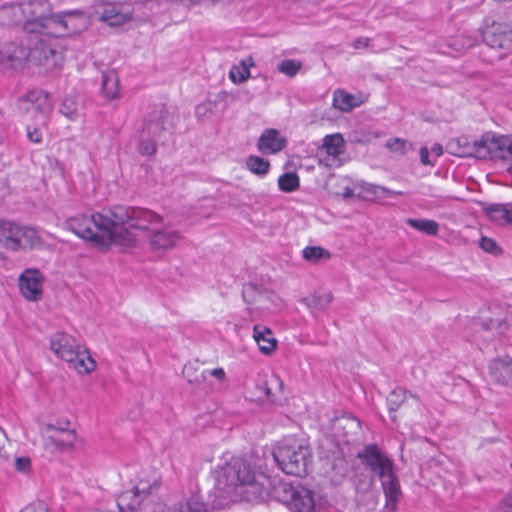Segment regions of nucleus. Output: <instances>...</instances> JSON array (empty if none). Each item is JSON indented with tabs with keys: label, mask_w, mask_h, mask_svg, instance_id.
Instances as JSON below:
<instances>
[{
	"label": "nucleus",
	"mask_w": 512,
	"mask_h": 512,
	"mask_svg": "<svg viewBox=\"0 0 512 512\" xmlns=\"http://www.w3.org/2000/svg\"><path fill=\"white\" fill-rule=\"evenodd\" d=\"M15 17H23V29L32 34L28 48L10 44L5 48L7 61L12 65L27 60L52 70L61 65L62 54L52 43L51 37H62L78 33L88 26V18L81 10L49 13V5L41 0H31L12 7Z\"/></svg>",
	"instance_id": "nucleus-1"
},
{
	"label": "nucleus",
	"mask_w": 512,
	"mask_h": 512,
	"mask_svg": "<svg viewBox=\"0 0 512 512\" xmlns=\"http://www.w3.org/2000/svg\"><path fill=\"white\" fill-rule=\"evenodd\" d=\"M128 218L124 206H115L102 212H89L70 217L66 226L77 236L104 248L119 246L129 248L135 245L134 231L125 227Z\"/></svg>",
	"instance_id": "nucleus-2"
},
{
	"label": "nucleus",
	"mask_w": 512,
	"mask_h": 512,
	"mask_svg": "<svg viewBox=\"0 0 512 512\" xmlns=\"http://www.w3.org/2000/svg\"><path fill=\"white\" fill-rule=\"evenodd\" d=\"M268 478L256 475L250 464L241 459H231L217 477V488L233 500L258 502L267 494Z\"/></svg>",
	"instance_id": "nucleus-3"
},
{
	"label": "nucleus",
	"mask_w": 512,
	"mask_h": 512,
	"mask_svg": "<svg viewBox=\"0 0 512 512\" xmlns=\"http://www.w3.org/2000/svg\"><path fill=\"white\" fill-rule=\"evenodd\" d=\"M128 218L125 227L134 231L136 240L138 232L145 233L148 237L150 249L155 253H164L177 247L182 239L179 231L164 224L161 215L144 208L126 207Z\"/></svg>",
	"instance_id": "nucleus-4"
},
{
	"label": "nucleus",
	"mask_w": 512,
	"mask_h": 512,
	"mask_svg": "<svg viewBox=\"0 0 512 512\" xmlns=\"http://www.w3.org/2000/svg\"><path fill=\"white\" fill-rule=\"evenodd\" d=\"M508 137L488 132L480 139L458 137L448 144V150L459 157H475L478 159L499 158L504 160L509 148Z\"/></svg>",
	"instance_id": "nucleus-5"
},
{
	"label": "nucleus",
	"mask_w": 512,
	"mask_h": 512,
	"mask_svg": "<svg viewBox=\"0 0 512 512\" xmlns=\"http://www.w3.org/2000/svg\"><path fill=\"white\" fill-rule=\"evenodd\" d=\"M273 457L284 473L300 477L307 473L312 453L306 440L288 437L277 444Z\"/></svg>",
	"instance_id": "nucleus-6"
},
{
	"label": "nucleus",
	"mask_w": 512,
	"mask_h": 512,
	"mask_svg": "<svg viewBox=\"0 0 512 512\" xmlns=\"http://www.w3.org/2000/svg\"><path fill=\"white\" fill-rule=\"evenodd\" d=\"M50 349L79 374H88L96 367V362L88 351H81L76 339L66 333H54L50 339Z\"/></svg>",
	"instance_id": "nucleus-7"
},
{
	"label": "nucleus",
	"mask_w": 512,
	"mask_h": 512,
	"mask_svg": "<svg viewBox=\"0 0 512 512\" xmlns=\"http://www.w3.org/2000/svg\"><path fill=\"white\" fill-rule=\"evenodd\" d=\"M41 244L38 231L12 221H0V245L8 250L19 251L35 248Z\"/></svg>",
	"instance_id": "nucleus-8"
},
{
	"label": "nucleus",
	"mask_w": 512,
	"mask_h": 512,
	"mask_svg": "<svg viewBox=\"0 0 512 512\" xmlns=\"http://www.w3.org/2000/svg\"><path fill=\"white\" fill-rule=\"evenodd\" d=\"M273 495L292 512H316L314 492L306 487L279 482L273 487Z\"/></svg>",
	"instance_id": "nucleus-9"
},
{
	"label": "nucleus",
	"mask_w": 512,
	"mask_h": 512,
	"mask_svg": "<svg viewBox=\"0 0 512 512\" xmlns=\"http://www.w3.org/2000/svg\"><path fill=\"white\" fill-rule=\"evenodd\" d=\"M358 458L381 480L395 473L392 460L375 444L366 445L358 453Z\"/></svg>",
	"instance_id": "nucleus-10"
},
{
	"label": "nucleus",
	"mask_w": 512,
	"mask_h": 512,
	"mask_svg": "<svg viewBox=\"0 0 512 512\" xmlns=\"http://www.w3.org/2000/svg\"><path fill=\"white\" fill-rule=\"evenodd\" d=\"M345 151V140L340 133L326 135L322 146L318 149L317 157L319 164L325 167H340L342 161L340 155Z\"/></svg>",
	"instance_id": "nucleus-11"
},
{
	"label": "nucleus",
	"mask_w": 512,
	"mask_h": 512,
	"mask_svg": "<svg viewBox=\"0 0 512 512\" xmlns=\"http://www.w3.org/2000/svg\"><path fill=\"white\" fill-rule=\"evenodd\" d=\"M45 447L52 452H62L72 449L76 439L74 429L49 424L46 427Z\"/></svg>",
	"instance_id": "nucleus-12"
},
{
	"label": "nucleus",
	"mask_w": 512,
	"mask_h": 512,
	"mask_svg": "<svg viewBox=\"0 0 512 512\" xmlns=\"http://www.w3.org/2000/svg\"><path fill=\"white\" fill-rule=\"evenodd\" d=\"M512 315L500 306H495L489 316L483 317L480 325L494 336L504 335L510 327Z\"/></svg>",
	"instance_id": "nucleus-13"
},
{
	"label": "nucleus",
	"mask_w": 512,
	"mask_h": 512,
	"mask_svg": "<svg viewBox=\"0 0 512 512\" xmlns=\"http://www.w3.org/2000/svg\"><path fill=\"white\" fill-rule=\"evenodd\" d=\"M43 276L37 269H26L19 277L22 295L29 301H37L42 296Z\"/></svg>",
	"instance_id": "nucleus-14"
},
{
	"label": "nucleus",
	"mask_w": 512,
	"mask_h": 512,
	"mask_svg": "<svg viewBox=\"0 0 512 512\" xmlns=\"http://www.w3.org/2000/svg\"><path fill=\"white\" fill-rule=\"evenodd\" d=\"M483 41L491 48H512V30L502 24H492L482 32Z\"/></svg>",
	"instance_id": "nucleus-15"
},
{
	"label": "nucleus",
	"mask_w": 512,
	"mask_h": 512,
	"mask_svg": "<svg viewBox=\"0 0 512 512\" xmlns=\"http://www.w3.org/2000/svg\"><path fill=\"white\" fill-rule=\"evenodd\" d=\"M169 126L167 113L163 109L154 110L144 121L141 137H153L159 140Z\"/></svg>",
	"instance_id": "nucleus-16"
},
{
	"label": "nucleus",
	"mask_w": 512,
	"mask_h": 512,
	"mask_svg": "<svg viewBox=\"0 0 512 512\" xmlns=\"http://www.w3.org/2000/svg\"><path fill=\"white\" fill-rule=\"evenodd\" d=\"M490 378L497 384L512 388V358L496 357L488 364Z\"/></svg>",
	"instance_id": "nucleus-17"
},
{
	"label": "nucleus",
	"mask_w": 512,
	"mask_h": 512,
	"mask_svg": "<svg viewBox=\"0 0 512 512\" xmlns=\"http://www.w3.org/2000/svg\"><path fill=\"white\" fill-rule=\"evenodd\" d=\"M286 145L285 138L276 129H266L259 138L258 149L264 154H275Z\"/></svg>",
	"instance_id": "nucleus-18"
},
{
	"label": "nucleus",
	"mask_w": 512,
	"mask_h": 512,
	"mask_svg": "<svg viewBox=\"0 0 512 512\" xmlns=\"http://www.w3.org/2000/svg\"><path fill=\"white\" fill-rule=\"evenodd\" d=\"M386 503L385 508L393 512L397 509V503L402 497V491L396 474H392L381 480Z\"/></svg>",
	"instance_id": "nucleus-19"
},
{
	"label": "nucleus",
	"mask_w": 512,
	"mask_h": 512,
	"mask_svg": "<svg viewBox=\"0 0 512 512\" xmlns=\"http://www.w3.org/2000/svg\"><path fill=\"white\" fill-rule=\"evenodd\" d=\"M256 390L259 392L257 399L259 401L277 402V395L281 393L283 382L277 375H272L269 379L262 381L256 385Z\"/></svg>",
	"instance_id": "nucleus-20"
},
{
	"label": "nucleus",
	"mask_w": 512,
	"mask_h": 512,
	"mask_svg": "<svg viewBox=\"0 0 512 512\" xmlns=\"http://www.w3.org/2000/svg\"><path fill=\"white\" fill-rule=\"evenodd\" d=\"M253 337L261 352L270 354L276 349L277 340L269 328L262 325H255L253 329Z\"/></svg>",
	"instance_id": "nucleus-21"
},
{
	"label": "nucleus",
	"mask_w": 512,
	"mask_h": 512,
	"mask_svg": "<svg viewBox=\"0 0 512 512\" xmlns=\"http://www.w3.org/2000/svg\"><path fill=\"white\" fill-rule=\"evenodd\" d=\"M27 101L31 102L32 107L29 109L39 110V118L42 125L46 124L48 114L52 110V106L47 98V95L43 92H31L27 95Z\"/></svg>",
	"instance_id": "nucleus-22"
},
{
	"label": "nucleus",
	"mask_w": 512,
	"mask_h": 512,
	"mask_svg": "<svg viewBox=\"0 0 512 512\" xmlns=\"http://www.w3.org/2000/svg\"><path fill=\"white\" fill-rule=\"evenodd\" d=\"M363 100L355 95L349 94L344 90H336L333 95V106L342 112H350L359 107Z\"/></svg>",
	"instance_id": "nucleus-23"
},
{
	"label": "nucleus",
	"mask_w": 512,
	"mask_h": 512,
	"mask_svg": "<svg viewBox=\"0 0 512 512\" xmlns=\"http://www.w3.org/2000/svg\"><path fill=\"white\" fill-rule=\"evenodd\" d=\"M143 500L144 499L138 494V492L135 489H132L119 495L117 505L120 511L131 512L138 509Z\"/></svg>",
	"instance_id": "nucleus-24"
},
{
	"label": "nucleus",
	"mask_w": 512,
	"mask_h": 512,
	"mask_svg": "<svg viewBox=\"0 0 512 512\" xmlns=\"http://www.w3.org/2000/svg\"><path fill=\"white\" fill-rule=\"evenodd\" d=\"M510 211H512L510 204H494L486 209V214L498 225H510Z\"/></svg>",
	"instance_id": "nucleus-25"
},
{
	"label": "nucleus",
	"mask_w": 512,
	"mask_h": 512,
	"mask_svg": "<svg viewBox=\"0 0 512 512\" xmlns=\"http://www.w3.org/2000/svg\"><path fill=\"white\" fill-rule=\"evenodd\" d=\"M183 375L189 384L197 388L207 381V372L200 368L197 361L186 364L183 368Z\"/></svg>",
	"instance_id": "nucleus-26"
},
{
	"label": "nucleus",
	"mask_w": 512,
	"mask_h": 512,
	"mask_svg": "<svg viewBox=\"0 0 512 512\" xmlns=\"http://www.w3.org/2000/svg\"><path fill=\"white\" fill-rule=\"evenodd\" d=\"M252 58L242 60L239 65H235L229 72V77L234 83H242L250 77L249 68L253 66Z\"/></svg>",
	"instance_id": "nucleus-27"
},
{
	"label": "nucleus",
	"mask_w": 512,
	"mask_h": 512,
	"mask_svg": "<svg viewBox=\"0 0 512 512\" xmlns=\"http://www.w3.org/2000/svg\"><path fill=\"white\" fill-rule=\"evenodd\" d=\"M406 223L412 228L430 236H436L439 231V224L434 220L409 218L406 220Z\"/></svg>",
	"instance_id": "nucleus-28"
},
{
	"label": "nucleus",
	"mask_w": 512,
	"mask_h": 512,
	"mask_svg": "<svg viewBox=\"0 0 512 512\" xmlns=\"http://www.w3.org/2000/svg\"><path fill=\"white\" fill-rule=\"evenodd\" d=\"M302 257L308 262L318 264L321 261L329 260L331 254L320 246H307L302 250Z\"/></svg>",
	"instance_id": "nucleus-29"
},
{
	"label": "nucleus",
	"mask_w": 512,
	"mask_h": 512,
	"mask_svg": "<svg viewBox=\"0 0 512 512\" xmlns=\"http://www.w3.org/2000/svg\"><path fill=\"white\" fill-rule=\"evenodd\" d=\"M102 91L107 99H114L118 94V79L113 71L102 74Z\"/></svg>",
	"instance_id": "nucleus-30"
},
{
	"label": "nucleus",
	"mask_w": 512,
	"mask_h": 512,
	"mask_svg": "<svg viewBox=\"0 0 512 512\" xmlns=\"http://www.w3.org/2000/svg\"><path fill=\"white\" fill-rule=\"evenodd\" d=\"M333 296L331 293H324L321 295L313 294L302 299V302L310 309L324 310L332 302Z\"/></svg>",
	"instance_id": "nucleus-31"
},
{
	"label": "nucleus",
	"mask_w": 512,
	"mask_h": 512,
	"mask_svg": "<svg viewBox=\"0 0 512 512\" xmlns=\"http://www.w3.org/2000/svg\"><path fill=\"white\" fill-rule=\"evenodd\" d=\"M60 113L69 120H76L79 115V103L73 96H66L61 105Z\"/></svg>",
	"instance_id": "nucleus-32"
},
{
	"label": "nucleus",
	"mask_w": 512,
	"mask_h": 512,
	"mask_svg": "<svg viewBox=\"0 0 512 512\" xmlns=\"http://www.w3.org/2000/svg\"><path fill=\"white\" fill-rule=\"evenodd\" d=\"M247 168L254 174L263 176L266 175L270 168L268 160L259 156H250L246 161Z\"/></svg>",
	"instance_id": "nucleus-33"
},
{
	"label": "nucleus",
	"mask_w": 512,
	"mask_h": 512,
	"mask_svg": "<svg viewBox=\"0 0 512 512\" xmlns=\"http://www.w3.org/2000/svg\"><path fill=\"white\" fill-rule=\"evenodd\" d=\"M299 177L295 173H285L278 179L279 189L283 192H293L299 187Z\"/></svg>",
	"instance_id": "nucleus-34"
},
{
	"label": "nucleus",
	"mask_w": 512,
	"mask_h": 512,
	"mask_svg": "<svg viewBox=\"0 0 512 512\" xmlns=\"http://www.w3.org/2000/svg\"><path fill=\"white\" fill-rule=\"evenodd\" d=\"M407 391L403 388L394 389L387 398L388 409L390 413H395L402 403L406 400Z\"/></svg>",
	"instance_id": "nucleus-35"
},
{
	"label": "nucleus",
	"mask_w": 512,
	"mask_h": 512,
	"mask_svg": "<svg viewBox=\"0 0 512 512\" xmlns=\"http://www.w3.org/2000/svg\"><path fill=\"white\" fill-rule=\"evenodd\" d=\"M216 102L211 100H206L199 105L196 106L195 115L199 121H207L209 120L216 109Z\"/></svg>",
	"instance_id": "nucleus-36"
},
{
	"label": "nucleus",
	"mask_w": 512,
	"mask_h": 512,
	"mask_svg": "<svg viewBox=\"0 0 512 512\" xmlns=\"http://www.w3.org/2000/svg\"><path fill=\"white\" fill-rule=\"evenodd\" d=\"M130 19H131L130 12H123L120 10L115 14H104V16L100 17L101 21L106 22L110 26L123 25V24L127 23L128 21H130Z\"/></svg>",
	"instance_id": "nucleus-37"
},
{
	"label": "nucleus",
	"mask_w": 512,
	"mask_h": 512,
	"mask_svg": "<svg viewBox=\"0 0 512 512\" xmlns=\"http://www.w3.org/2000/svg\"><path fill=\"white\" fill-rule=\"evenodd\" d=\"M386 147L398 154V155H404L408 151L412 150V144L407 142L406 140L400 139V138H394L390 139L386 142Z\"/></svg>",
	"instance_id": "nucleus-38"
},
{
	"label": "nucleus",
	"mask_w": 512,
	"mask_h": 512,
	"mask_svg": "<svg viewBox=\"0 0 512 512\" xmlns=\"http://www.w3.org/2000/svg\"><path fill=\"white\" fill-rule=\"evenodd\" d=\"M302 63L294 59H285L278 65V70L289 76L294 77L301 69Z\"/></svg>",
	"instance_id": "nucleus-39"
},
{
	"label": "nucleus",
	"mask_w": 512,
	"mask_h": 512,
	"mask_svg": "<svg viewBox=\"0 0 512 512\" xmlns=\"http://www.w3.org/2000/svg\"><path fill=\"white\" fill-rule=\"evenodd\" d=\"M157 139L153 137H141L138 144V152L143 156H151L157 150Z\"/></svg>",
	"instance_id": "nucleus-40"
},
{
	"label": "nucleus",
	"mask_w": 512,
	"mask_h": 512,
	"mask_svg": "<svg viewBox=\"0 0 512 512\" xmlns=\"http://www.w3.org/2000/svg\"><path fill=\"white\" fill-rule=\"evenodd\" d=\"M159 487V483L156 479L153 480L152 483L148 481L141 480L134 487V489L138 492V494L145 499L148 495H150L153 491L157 490Z\"/></svg>",
	"instance_id": "nucleus-41"
},
{
	"label": "nucleus",
	"mask_w": 512,
	"mask_h": 512,
	"mask_svg": "<svg viewBox=\"0 0 512 512\" xmlns=\"http://www.w3.org/2000/svg\"><path fill=\"white\" fill-rule=\"evenodd\" d=\"M479 245L486 252H489L492 254H496L499 252V247H498L497 243L495 242V240H493L491 238L482 237L480 239Z\"/></svg>",
	"instance_id": "nucleus-42"
},
{
	"label": "nucleus",
	"mask_w": 512,
	"mask_h": 512,
	"mask_svg": "<svg viewBox=\"0 0 512 512\" xmlns=\"http://www.w3.org/2000/svg\"><path fill=\"white\" fill-rule=\"evenodd\" d=\"M15 467L19 472H27L30 470L31 461L28 457H17L15 459Z\"/></svg>",
	"instance_id": "nucleus-43"
},
{
	"label": "nucleus",
	"mask_w": 512,
	"mask_h": 512,
	"mask_svg": "<svg viewBox=\"0 0 512 512\" xmlns=\"http://www.w3.org/2000/svg\"><path fill=\"white\" fill-rule=\"evenodd\" d=\"M206 372H207V377L208 376L214 377L219 383H222L226 380V372L221 367L214 368L212 370H206Z\"/></svg>",
	"instance_id": "nucleus-44"
},
{
	"label": "nucleus",
	"mask_w": 512,
	"mask_h": 512,
	"mask_svg": "<svg viewBox=\"0 0 512 512\" xmlns=\"http://www.w3.org/2000/svg\"><path fill=\"white\" fill-rule=\"evenodd\" d=\"M21 512H48L47 507L43 502H35L28 506H26L24 509H22Z\"/></svg>",
	"instance_id": "nucleus-45"
},
{
	"label": "nucleus",
	"mask_w": 512,
	"mask_h": 512,
	"mask_svg": "<svg viewBox=\"0 0 512 512\" xmlns=\"http://www.w3.org/2000/svg\"><path fill=\"white\" fill-rule=\"evenodd\" d=\"M27 135L32 142L39 143L42 140V132L40 128H34L31 130L30 127H28Z\"/></svg>",
	"instance_id": "nucleus-46"
},
{
	"label": "nucleus",
	"mask_w": 512,
	"mask_h": 512,
	"mask_svg": "<svg viewBox=\"0 0 512 512\" xmlns=\"http://www.w3.org/2000/svg\"><path fill=\"white\" fill-rule=\"evenodd\" d=\"M401 194L400 192H397V191H393V190H390L386 187H383V191L382 192H375L374 193V198L375 199H384L386 197H395L397 195Z\"/></svg>",
	"instance_id": "nucleus-47"
},
{
	"label": "nucleus",
	"mask_w": 512,
	"mask_h": 512,
	"mask_svg": "<svg viewBox=\"0 0 512 512\" xmlns=\"http://www.w3.org/2000/svg\"><path fill=\"white\" fill-rule=\"evenodd\" d=\"M371 39L367 37H359L352 43V47L355 49L367 48L370 46Z\"/></svg>",
	"instance_id": "nucleus-48"
},
{
	"label": "nucleus",
	"mask_w": 512,
	"mask_h": 512,
	"mask_svg": "<svg viewBox=\"0 0 512 512\" xmlns=\"http://www.w3.org/2000/svg\"><path fill=\"white\" fill-rule=\"evenodd\" d=\"M420 159L423 165H434V161L429 158V150L427 147L420 149Z\"/></svg>",
	"instance_id": "nucleus-49"
},
{
	"label": "nucleus",
	"mask_w": 512,
	"mask_h": 512,
	"mask_svg": "<svg viewBox=\"0 0 512 512\" xmlns=\"http://www.w3.org/2000/svg\"><path fill=\"white\" fill-rule=\"evenodd\" d=\"M501 509L503 512H512V491L502 501Z\"/></svg>",
	"instance_id": "nucleus-50"
},
{
	"label": "nucleus",
	"mask_w": 512,
	"mask_h": 512,
	"mask_svg": "<svg viewBox=\"0 0 512 512\" xmlns=\"http://www.w3.org/2000/svg\"><path fill=\"white\" fill-rule=\"evenodd\" d=\"M363 191L368 195H372L374 197L375 192H382L383 186L374 185V184H366L363 186Z\"/></svg>",
	"instance_id": "nucleus-51"
},
{
	"label": "nucleus",
	"mask_w": 512,
	"mask_h": 512,
	"mask_svg": "<svg viewBox=\"0 0 512 512\" xmlns=\"http://www.w3.org/2000/svg\"><path fill=\"white\" fill-rule=\"evenodd\" d=\"M179 2L184 6H193L201 3H206L207 0H179Z\"/></svg>",
	"instance_id": "nucleus-52"
},
{
	"label": "nucleus",
	"mask_w": 512,
	"mask_h": 512,
	"mask_svg": "<svg viewBox=\"0 0 512 512\" xmlns=\"http://www.w3.org/2000/svg\"><path fill=\"white\" fill-rule=\"evenodd\" d=\"M119 10L115 7V6H108V7H105L103 9L102 12H98L97 13L101 16H104V14H115L117 13Z\"/></svg>",
	"instance_id": "nucleus-53"
},
{
	"label": "nucleus",
	"mask_w": 512,
	"mask_h": 512,
	"mask_svg": "<svg viewBox=\"0 0 512 512\" xmlns=\"http://www.w3.org/2000/svg\"><path fill=\"white\" fill-rule=\"evenodd\" d=\"M431 152L436 156V157H439L443 154V148L440 144L438 143H435L432 148H431Z\"/></svg>",
	"instance_id": "nucleus-54"
},
{
	"label": "nucleus",
	"mask_w": 512,
	"mask_h": 512,
	"mask_svg": "<svg viewBox=\"0 0 512 512\" xmlns=\"http://www.w3.org/2000/svg\"><path fill=\"white\" fill-rule=\"evenodd\" d=\"M504 160L512 161V140L511 139L509 141V148L506 151V155H505V159ZM510 169H512V166H511Z\"/></svg>",
	"instance_id": "nucleus-55"
},
{
	"label": "nucleus",
	"mask_w": 512,
	"mask_h": 512,
	"mask_svg": "<svg viewBox=\"0 0 512 512\" xmlns=\"http://www.w3.org/2000/svg\"><path fill=\"white\" fill-rule=\"evenodd\" d=\"M229 1L230 0H207V2H210V3H226Z\"/></svg>",
	"instance_id": "nucleus-56"
}]
</instances>
